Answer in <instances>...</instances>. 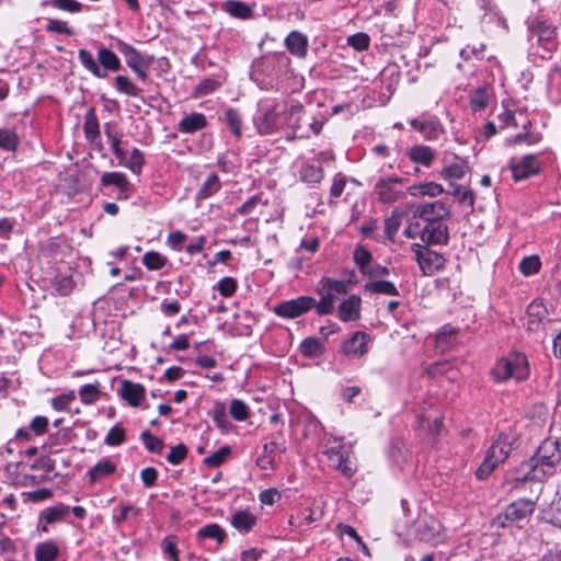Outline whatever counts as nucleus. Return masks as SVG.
I'll return each instance as SVG.
<instances>
[{
    "label": "nucleus",
    "instance_id": "49530a36",
    "mask_svg": "<svg viewBox=\"0 0 561 561\" xmlns=\"http://www.w3.org/2000/svg\"><path fill=\"white\" fill-rule=\"evenodd\" d=\"M19 146V137L14 130L8 128L0 129V149L5 151H15Z\"/></svg>",
    "mask_w": 561,
    "mask_h": 561
},
{
    "label": "nucleus",
    "instance_id": "2eb2a0df",
    "mask_svg": "<svg viewBox=\"0 0 561 561\" xmlns=\"http://www.w3.org/2000/svg\"><path fill=\"white\" fill-rule=\"evenodd\" d=\"M100 183L102 186H115L117 188V199H127L129 197L130 183L124 173L105 172L102 174Z\"/></svg>",
    "mask_w": 561,
    "mask_h": 561
},
{
    "label": "nucleus",
    "instance_id": "c03bdc74",
    "mask_svg": "<svg viewBox=\"0 0 561 561\" xmlns=\"http://www.w3.org/2000/svg\"><path fill=\"white\" fill-rule=\"evenodd\" d=\"M104 134L111 141V149L115 157L119 160V162H124L126 160V152L121 148L123 134H113L107 125L104 128Z\"/></svg>",
    "mask_w": 561,
    "mask_h": 561
},
{
    "label": "nucleus",
    "instance_id": "79ce46f5",
    "mask_svg": "<svg viewBox=\"0 0 561 561\" xmlns=\"http://www.w3.org/2000/svg\"><path fill=\"white\" fill-rule=\"evenodd\" d=\"M69 511L70 508L68 505L59 503L55 506L47 507L43 512V518L47 524H54L61 520L69 513Z\"/></svg>",
    "mask_w": 561,
    "mask_h": 561
},
{
    "label": "nucleus",
    "instance_id": "20e7f679",
    "mask_svg": "<svg viewBox=\"0 0 561 561\" xmlns=\"http://www.w3.org/2000/svg\"><path fill=\"white\" fill-rule=\"evenodd\" d=\"M493 375L499 381H505L510 378L518 381L525 380L529 375L526 357L516 354L499 360L493 368Z\"/></svg>",
    "mask_w": 561,
    "mask_h": 561
},
{
    "label": "nucleus",
    "instance_id": "9d476101",
    "mask_svg": "<svg viewBox=\"0 0 561 561\" xmlns=\"http://www.w3.org/2000/svg\"><path fill=\"white\" fill-rule=\"evenodd\" d=\"M541 163L534 154H526L519 160H512L511 170L514 181L519 182L531 175L538 174Z\"/></svg>",
    "mask_w": 561,
    "mask_h": 561
},
{
    "label": "nucleus",
    "instance_id": "58836bf2",
    "mask_svg": "<svg viewBox=\"0 0 561 561\" xmlns=\"http://www.w3.org/2000/svg\"><path fill=\"white\" fill-rule=\"evenodd\" d=\"M300 352L308 358H314L323 353V346L318 339L307 337L300 344Z\"/></svg>",
    "mask_w": 561,
    "mask_h": 561
},
{
    "label": "nucleus",
    "instance_id": "864d4df0",
    "mask_svg": "<svg viewBox=\"0 0 561 561\" xmlns=\"http://www.w3.org/2000/svg\"><path fill=\"white\" fill-rule=\"evenodd\" d=\"M146 448L151 453L160 454L164 447V443L157 436H153L149 431H144L140 435Z\"/></svg>",
    "mask_w": 561,
    "mask_h": 561
},
{
    "label": "nucleus",
    "instance_id": "5701e85b",
    "mask_svg": "<svg viewBox=\"0 0 561 561\" xmlns=\"http://www.w3.org/2000/svg\"><path fill=\"white\" fill-rule=\"evenodd\" d=\"M83 131L90 142H96L101 139L99 119L93 107H90L85 113Z\"/></svg>",
    "mask_w": 561,
    "mask_h": 561
},
{
    "label": "nucleus",
    "instance_id": "4468645a",
    "mask_svg": "<svg viewBox=\"0 0 561 561\" xmlns=\"http://www.w3.org/2000/svg\"><path fill=\"white\" fill-rule=\"evenodd\" d=\"M410 125L414 130L421 133L425 140L430 141L438 139L439 135L444 131V127L437 117H431L425 121L413 118Z\"/></svg>",
    "mask_w": 561,
    "mask_h": 561
},
{
    "label": "nucleus",
    "instance_id": "5fc2aeb1",
    "mask_svg": "<svg viewBox=\"0 0 561 561\" xmlns=\"http://www.w3.org/2000/svg\"><path fill=\"white\" fill-rule=\"evenodd\" d=\"M45 30L48 33H57L71 36L75 34V31L67 25L65 21L58 19H47V23Z\"/></svg>",
    "mask_w": 561,
    "mask_h": 561
},
{
    "label": "nucleus",
    "instance_id": "c9c22d12",
    "mask_svg": "<svg viewBox=\"0 0 561 561\" xmlns=\"http://www.w3.org/2000/svg\"><path fill=\"white\" fill-rule=\"evenodd\" d=\"M224 121L229 128L230 133L234 137H241L242 135V117L240 113L232 107H229L225 111Z\"/></svg>",
    "mask_w": 561,
    "mask_h": 561
},
{
    "label": "nucleus",
    "instance_id": "338daca9",
    "mask_svg": "<svg viewBox=\"0 0 561 561\" xmlns=\"http://www.w3.org/2000/svg\"><path fill=\"white\" fill-rule=\"evenodd\" d=\"M187 455V447L184 444H179L171 448L170 453L167 455V460L171 465H180Z\"/></svg>",
    "mask_w": 561,
    "mask_h": 561
},
{
    "label": "nucleus",
    "instance_id": "a18cd8bd",
    "mask_svg": "<svg viewBox=\"0 0 561 561\" xmlns=\"http://www.w3.org/2000/svg\"><path fill=\"white\" fill-rule=\"evenodd\" d=\"M458 331L451 327H444L443 330L436 336L437 346L443 351H446L453 346L456 341Z\"/></svg>",
    "mask_w": 561,
    "mask_h": 561
},
{
    "label": "nucleus",
    "instance_id": "dca6fc26",
    "mask_svg": "<svg viewBox=\"0 0 561 561\" xmlns=\"http://www.w3.org/2000/svg\"><path fill=\"white\" fill-rule=\"evenodd\" d=\"M362 299L357 295H351L342 301L337 308V316L343 322L356 321L360 318Z\"/></svg>",
    "mask_w": 561,
    "mask_h": 561
},
{
    "label": "nucleus",
    "instance_id": "bb28decb",
    "mask_svg": "<svg viewBox=\"0 0 561 561\" xmlns=\"http://www.w3.org/2000/svg\"><path fill=\"white\" fill-rule=\"evenodd\" d=\"M528 30L534 34L537 35L539 41H548L553 37L554 35V26H552L550 23H548L545 20L540 19H531L527 22Z\"/></svg>",
    "mask_w": 561,
    "mask_h": 561
},
{
    "label": "nucleus",
    "instance_id": "a19ab883",
    "mask_svg": "<svg viewBox=\"0 0 561 561\" xmlns=\"http://www.w3.org/2000/svg\"><path fill=\"white\" fill-rule=\"evenodd\" d=\"M468 170H469V167L467 165V163L462 160H458V161L447 165L443 170L442 175L448 180H460L466 175Z\"/></svg>",
    "mask_w": 561,
    "mask_h": 561
},
{
    "label": "nucleus",
    "instance_id": "052dcab7",
    "mask_svg": "<svg viewBox=\"0 0 561 561\" xmlns=\"http://www.w3.org/2000/svg\"><path fill=\"white\" fill-rule=\"evenodd\" d=\"M347 44L357 51L367 50L370 44V37L368 34L359 32L351 35L347 38Z\"/></svg>",
    "mask_w": 561,
    "mask_h": 561
},
{
    "label": "nucleus",
    "instance_id": "9b49d317",
    "mask_svg": "<svg viewBox=\"0 0 561 561\" xmlns=\"http://www.w3.org/2000/svg\"><path fill=\"white\" fill-rule=\"evenodd\" d=\"M370 342L369 334L363 331H356L353 335L344 341L341 346V352L351 358H360L368 352V343Z\"/></svg>",
    "mask_w": 561,
    "mask_h": 561
},
{
    "label": "nucleus",
    "instance_id": "37998d69",
    "mask_svg": "<svg viewBox=\"0 0 561 561\" xmlns=\"http://www.w3.org/2000/svg\"><path fill=\"white\" fill-rule=\"evenodd\" d=\"M114 85L119 92L128 96H138L141 92V90L126 76H116L114 79Z\"/></svg>",
    "mask_w": 561,
    "mask_h": 561
},
{
    "label": "nucleus",
    "instance_id": "603ef678",
    "mask_svg": "<svg viewBox=\"0 0 561 561\" xmlns=\"http://www.w3.org/2000/svg\"><path fill=\"white\" fill-rule=\"evenodd\" d=\"M231 449L229 446H222L210 456L204 459V463L211 468H217L227 459L230 455Z\"/></svg>",
    "mask_w": 561,
    "mask_h": 561
},
{
    "label": "nucleus",
    "instance_id": "680f3d73",
    "mask_svg": "<svg viewBox=\"0 0 561 561\" xmlns=\"http://www.w3.org/2000/svg\"><path fill=\"white\" fill-rule=\"evenodd\" d=\"M45 3H47V1L43 2V4ZM48 3L58 10L67 11L70 13H78L82 10L83 7L77 0H49Z\"/></svg>",
    "mask_w": 561,
    "mask_h": 561
},
{
    "label": "nucleus",
    "instance_id": "2f4dec72",
    "mask_svg": "<svg viewBox=\"0 0 561 561\" xmlns=\"http://www.w3.org/2000/svg\"><path fill=\"white\" fill-rule=\"evenodd\" d=\"M404 215H405L404 210H402L400 208H396L391 213V215L385 219V234L388 240H390V241L393 240L394 236L397 234V232L401 226L402 218Z\"/></svg>",
    "mask_w": 561,
    "mask_h": 561
},
{
    "label": "nucleus",
    "instance_id": "cd10ccee",
    "mask_svg": "<svg viewBox=\"0 0 561 561\" xmlns=\"http://www.w3.org/2000/svg\"><path fill=\"white\" fill-rule=\"evenodd\" d=\"M116 470V465L108 458H104L95 463L89 470L90 481L92 483L112 474Z\"/></svg>",
    "mask_w": 561,
    "mask_h": 561
},
{
    "label": "nucleus",
    "instance_id": "412c9836",
    "mask_svg": "<svg viewBox=\"0 0 561 561\" xmlns=\"http://www.w3.org/2000/svg\"><path fill=\"white\" fill-rule=\"evenodd\" d=\"M207 126L206 116L202 113H192L184 116L178 124V130L182 134H194Z\"/></svg>",
    "mask_w": 561,
    "mask_h": 561
},
{
    "label": "nucleus",
    "instance_id": "6e6d98bb",
    "mask_svg": "<svg viewBox=\"0 0 561 561\" xmlns=\"http://www.w3.org/2000/svg\"><path fill=\"white\" fill-rule=\"evenodd\" d=\"M126 439L125 430L121 425H114L105 436L104 443L108 446H119Z\"/></svg>",
    "mask_w": 561,
    "mask_h": 561
},
{
    "label": "nucleus",
    "instance_id": "6e6552de",
    "mask_svg": "<svg viewBox=\"0 0 561 561\" xmlns=\"http://www.w3.org/2000/svg\"><path fill=\"white\" fill-rule=\"evenodd\" d=\"M412 251L420 268L425 275H432L443 265V257L438 253L431 251L426 245L417 243L412 244Z\"/></svg>",
    "mask_w": 561,
    "mask_h": 561
},
{
    "label": "nucleus",
    "instance_id": "7c9ffc66",
    "mask_svg": "<svg viewBox=\"0 0 561 561\" xmlns=\"http://www.w3.org/2000/svg\"><path fill=\"white\" fill-rule=\"evenodd\" d=\"M197 539H214L218 545H221L226 539L225 530L218 524H208L198 529Z\"/></svg>",
    "mask_w": 561,
    "mask_h": 561
},
{
    "label": "nucleus",
    "instance_id": "6ab92c4d",
    "mask_svg": "<svg viewBox=\"0 0 561 561\" xmlns=\"http://www.w3.org/2000/svg\"><path fill=\"white\" fill-rule=\"evenodd\" d=\"M115 48L125 57L126 64L129 68H135L138 65H150L152 57L148 60L136 50L135 47L128 43L117 38L114 44Z\"/></svg>",
    "mask_w": 561,
    "mask_h": 561
},
{
    "label": "nucleus",
    "instance_id": "f704fd0d",
    "mask_svg": "<svg viewBox=\"0 0 561 561\" xmlns=\"http://www.w3.org/2000/svg\"><path fill=\"white\" fill-rule=\"evenodd\" d=\"M101 383L95 381L94 383H87L79 388L80 401L85 404H93L101 397Z\"/></svg>",
    "mask_w": 561,
    "mask_h": 561
},
{
    "label": "nucleus",
    "instance_id": "3c124183",
    "mask_svg": "<svg viewBox=\"0 0 561 561\" xmlns=\"http://www.w3.org/2000/svg\"><path fill=\"white\" fill-rule=\"evenodd\" d=\"M541 266L537 255L526 256L519 263V270L525 276H530L539 272Z\"/></svg>",
    "mask_w": 561,
    "mask_h": 561
},
{
    "label": "nucleus",
    "instance_id": "4c0bfd02",
    "mask_svg": "<svg viewBox=\"0 0 561 561\" xmlns=\"http://www.w3.org/2000/svg\"><path fill=\"white\" fill-rule=\"evenodd\" d=\"M443 192H444L443 186L435 182H427V183H423V184L410 187V193L413 196L421 195V196L436 197V196L440 195Z\"/></svg>",
    "mask_w": 561,
    "mask_h": 561
},
{
    "label": "nucleus",
    "instance_id": "ddd939ff",
    "mask_svg": "<svg viewBox=\"0 0 561 561\" xmlns=\"http://www.w3.org/2000/svg\"><path fill=\"white\" fill-rule=\"evenodd\" d=\"M535 505L536 503L528 499L517 500L506 506L504 517L512 523H519L534 513Z\"/></svg>",
    "mask_w": 561,
    "mask_h": 561
},
{
    "label": "nucleus",
    "instance_id": "de8ad7c7",
    "mask_svg": "<svg viewBox=\"0 0 561 561\" xmlns=\"http://www.w3.org/2000/svg\"><path fill=\"white\" fill-rule=\"evenodd\" d=\"M302 111L304 106L299 102L291 104L287 111L288 127L294 134L300 128Z\"/></svg>",
    "mask_w": 561,
    "mask_h": 561
},
{
    "label": "nucleus",
    "instance_id": "a878e982",
    "mask_svg": "<svg viewBox=\"0 0 561 561\" xmlns=\"http://www.w3.org/2000/svg\"><path fill=\"white\" fill-rule=\"evenodd\" d=\"M409 159L424 167H430L434 160V151L424 145H416L408 150Z\"/></svg>",
    "mask_w": 561,
    "mask_h": 561
},
{
    "label": "nucleus",
    "instance_id": "774afa93",
    "mask_svg": "<svg viewBox=\"0 0 561 561\" xmlns=\"http://www.w3.org/2000/svg\"><path fill=\"white\" fill-rule=\"evenodd\" d=\"M217 289L222 297H231L237 290V282L232 277H224L218 282Z\"/></svg>",
    "mask_w": 561,
    "mask_h": 561
},
{
    "label": "nucleus",
    "instance_id": "e433bc0d",
    "mask_svg": "<svg viewBox=\"0 0 561 561\" xmlns=\"http://www.w3.org/2000/svg\"><path fill=\"white\" fill-rule=\"evenodd\" d=\"M490 93L486 87H479L470 95V107L474 112L483 111L488 107Z\"/></svg>",
    "mask_w": 561,
    "mask_h": 561
},
{
    "label": "nucleus",
    "instance_id": "0e129e2a",
    "mask_svg": "<svg viewBox=\"0 0 561 561\" xmlns=\"http://www.w3.org/2000/svg\"><path fill=\"white\" fill-rule=\"evenodd\" d=\"M145 163L142 152L135 148L125 163V165L135 174H139L141 172L142 165Z\"/></svg>",
    "mask_w": 561,
    "mask_h": 561
},
{
    "label": "nucleus",
    "instance_id": "f03ea898",
    "mask_svg": "<svg viewBox=\"0 0 561 561\" xmlns=\"http://www.w3.org/2000/svg\"><path fill=\"white\" fill-rule=\"evenodd\" d=\"M78 59L85 70L99 79H105L110 72H116L122 68L118 56L104 46L99 47L96 58L85 48H80Z\"/></svg>",
    "mask_w": 561,
    "mask_h": 561
},
{
    "label": "nucleus",
    "instance_id": "c85d7f7f",
    "mask_svg": "<svg viewBox=\"0 0 561 561\" xmlns=\"http://www.w3.org/2000/svg\"><path fill=\"white\" fill-rule=\"evenodd\" d=\"M59 556V548L53 540L41 542L35 548L36 561H55Z\"/></svg>",
    "mask_w": 561,
    "mask_h": 561
},
{
    "label": "nucleus",
    "instance_id": "393cba45",
    "mask_svg": "<svg viewBox=\"0 0 561 561\" xmlns=\"http://www.w3.org/2000/svg\"><path fill=\"white\" fill-rule=\"evenodd\" d=\"M222 9L236 19L249 20L252 19L254 15L252 8L242 1H225L222 4Z\"/></svg>",
    "mask_w": 561,
    "mask_h": 561
},
{
    "label": "nucleus",
    "instance_id": "e2e57ef3",
    "mask_svg": "<svg viewBox=\"0 0 561 561\" xmlns=\"http://www.w3.org/2000/svg\"><path fill=\"white\" fill-rule=\"evenodd\" d=\"M76 399V393L70 390L67 393H62L51 399V408L55 411H67L69 404Z\"/></svg>",
    "mask_w": 561,
    "mask_h": 561
},
{
    "label": "nucleus",
    "instance_id": "69168bd1",
    "mask_svg": "<svg viewBox=\"0 0 561 561\" xmlns=\"http://www.w3.org/2000/svg\"><path fill=\"white\" fill-rule=\"evenodd\" d=\"M220 82L210 78L202 80L194 89L195 96H204L216 91Z\"/></svg>",
    "mask_w": 561,
    "mask_h": 561
},
{
    "label": "nucleus",
    "instance_id": "c756f323",
    "mask_svg": "<svg viewBox=\"0 0 561 561\" xmlns=\"http://www.w3.org/2000/svg\"><path fill=\"white\" fill-rule=\"evenodd\" d=\"M221 187L219 176L216 173H210L199 187L196 198L206 199L217 193Z\"/></svg>",
    "mask_w": 561,
    "mask_h": 561
},
{
    "label": "nucleus",
    "instance_id": "7ed1b4c3",
    "mask_svg": "<svg viewBox=\"0 0 561 561\" xmlns=\"http://www.w3.org/2000/svg\"><path fill=\"white\" fill-rule=\"evenodd\" d=\"M283 113L284 111L276 102L260 104L253 116V124L257 134L267 136L276 133L280 127V115Z\"/></svg>",
    "mask_w": 561,
    "mask_h": 561
},
{
    "label": "nucleus",
    "instance_id": "423d86ee",
    "mask_svg": "<svg viewBox=\"0 0 561 561\" xmlns=\"http://www.w3.org/2000/svg\"><path fill=\"white\" fill-rule=\"evenodd\" d=\"M350 448L341 444L330 447L324 451L330 465L341 471V473L346 478L353 477L356 471V467L350 460Z\"/></svg>",
    "mask_w": 561,
    "mask_h": 561
},
{
    "label": "nucleus",
    "instance_id": "473e14b6",
    "mask_svg": "<svg viewBox=\"0 0 561 561\" xmlns=\"http://www.w3.org/2000/svg\"><path fill=\"white\" fill-rule=\"evenodd\" d=\"M323 176L324 172L321 165L305 163L299 171L300 180L309 184L321 182Z\"/></svg>",
    "mask_w": 561,
    "mask_h": 561
},
{
    "label": "nucleus",
    "instance_id": "f3484780",
    "mask_svg": "<svg viewBox=\"0 0 561 561\" xmlns=\"http://www.w3.org/2000/svg\"><path fill=\"white\" fill-rule=\"evenodd\" d=\"M121 396L131 407H139L145 399L146 390L142 385L124 379L121 382Z\"/></svg>",
    "mask_w": 561,
    "mask_h": 561
},
{
    "label": "nucleus",
    "instance_id": "72a5a7b5",
    "mask_svg": "<svg viewBox=\"0 0 561 561\" xmlns=\"http://www.w3.org/2000/svg\"><path fill=\"white\" fill-rule=\"evenodd\" d=\"M364 289L374 294H383L388 296H399V290L393 283L389 280H371L364 285Z\"/></svg>",
    "mask_w": 561,
    "mask_h": 561
},
{
    "label": "nucleus",
    "instance_id": "09e8293b",
    "mask_svg": "<svg viewBox=\"0 0 561 561\" xmlns=\"http://www.w3.org/2000/svg\"><path fill=\"white\" fill-rule=\"evenodd\" d=\"M165 257L159 252L148 251L142 256L144 265L150 271H159L165 265Z\"/></svg>",
    "mask_w": 561,
    "mask_h": 561
},
{
    "label": "nucleus",
    "instance_id": "1a4fd4ad",
    "mask_svg": "<svg viewBox=\"0 0 561 561\" xmlns=\"http://www.w3.org/2000/svg\"><path fill=\"white\" fill-rule=\"evenodd\" d=\"M403 182L401 178H381L375 185V193L381 203L391 204L404 196L399 185Z\"/></svg>",
    "mask_w": 561,
    "mask_h": 561
},
{
    "label": "nucleus",
    "instance_id": "8fccbe9b",
    "mask_svg": "<svg viewBox=\"0 0 561 561\" xmlns=\"http://www.w3.org/2000/svg\"><path fill=\"white\" fill-rule=\"evenodd\" d=\"M527 313L530 318L529 328L533 325L538 327L540 322L546 318L547 309L542 304L534 301L528 306Z\"/></svg>",
    "mask_w": 561,
    "mask_h": 561
},
{
    "label": "nucleus",
    "instance_id": "a211bd4d",
    "mask_svg": "<svg viewBox=\"0 0 561 561\" xmlns=\"http://www.w3.org/2000/svg\"><path fill=\"white\" fill-rule=\"evenodd\" d=\"M511 450L512 442L507 435L501 434L499 438L490 446L485 457L499 465L508 457Z\"/></svg>",
    "mask_w": 561,
    "mask_h": 561
},
{
    "label": "nucleus",
    "instance_id": "4be33fe9",
    "mask_svg": "<svg viewBox=\"0 0 561 561\" xmlns=\"http://www.w3.org/2000/svg\"><path fill=\"white\" fill-rule=\"evenodd\" d=\"M440 528V524L435 519L420 522L415 528V538L420 541L431 542L437 538Z\"/></svg>",
    "mask_w": 561,
    "mask_h": 561
},
{
    "label": "nucleus",
    "instance_id": "bf43d9fd",
    "mask_svg": "<svg viewBox=\"0 0 561 561\" xmlns=\"http://www.w3.org/2000/svg\"><path fill=\"white\" fill-rule=\"evenodd\" d=\"M320 286H323L328 290H330L335 296L345 295L347 293L346 284L343 280L332 279L329 277H323L319 282Z\"/></svg>",
    "mask_w": 561,
    "mask_h": 561
},
{
    "label": "nucleus",
    "instance_id": "0eeeda50",
    "mask_svg": "<svg viewBox=\"0 0 561 561\" xmlns=\"http://www.w3.org/2000/svg\"><path fill=\"white\" fill-rule=\"evenodd\" d=\"M414 215L425 224H444L443 221L451 216V211L446 203L436 201L417 205Z\"/></svg>",
    "mask_w": 561,
    "mask_h": 561
},
{
    "label": "nucleus",
    "instance_id": "b1692460",
    "mask_svg": "<svg viewBox=\"0 0 561 561\" xmlns=\"http://www.w3.org/2000/svg\"><path fill=\"white\" fill-rule=\"evenodd\" d=\"M231 525L240 533H249L256 524L257 519L249 511H237L231 516Z\"/></svg>",
    "mask_w": 561,
    "mask_h": 561
},
{
    "label": "nucleus",
    "instance_id": "f8f14e48",
    "mask_svg": "<svg viewBox=\"0 0 561 561\" xmlns=\"http://www.w3.org/2000/svg\"><path fill=\"white\" fill-rule=\"evenodd\" d=\"M419 234L426 245H445L449 239L446 224H425Z\"/></svg>",
    "mask_w": 561,
    "mask_h": 561
},
{
    "label": "nucleus",
    "instance_id": "ea45409f",
    "mask_svg": "<svg viewBox=\"0 0 561 561\" xmlns=\"http://www.w3.org/2000/svg\"><path fill=\"white\" fill-rule=\"evenodd\" d=\"M51 287L60 296H67L72 291L75 282L71 276L59 274L51 279Z\"/></svg>",
    "mask_w": 561,
    "mask_h": 561
},
{
    "label": "nucleus",
    "instance_id": "aec40b11",
    "mask_svg": "<svg viewBox=\"0 0 561 561\" xmlns=\"http://www.w3.org/2000/svg\"><path fill=\"white\" fill-rule=\"evenodd\" d=\"M308 43L307 35L298 31H291L285 38L286 48L291 55H295L298 58L306 57Z\"/></svg>",
    "mask_w": 561,
    "mask_h": 561
},
{
    "label": "nucleus",
    "instance_id": "39448f33",
    "mask_svg": "<svg viewBox=\"0 0 561 561\" xmlns=\"http://www.w3.org/2000/svg\"><path fill=\"white\" fill-rule=\"evenodd\" d=\"M316 299L310 296H300L295 299L282 301L274 306L273 311L276 316L284 319H296L313 309Z\"/></svg>",
    "mask_w": 561,
    "mask_h": 561
},
{
    "label": "nucleus",
    "instance_id": "13d9d810",
    "mask_svg": "<svg viewBox=\"0 0 561 561\" xmlns=\"http://www.w3.org/2000/svg\"><path fill=\"white\" fill-rule=\"evenodd\" d=\"M231 416L236 421H245L249 417V408L240 399H233L229 408Z\"/></svg>",
    "mask_w": 561,
    "mask_h": 561
},
{
    "label": "nucleus",
    "instance_id": "4d7b16f0",
    "mask_svg": "<svg viewBox=\"0 0 561 561\" xmlns=\"http://www.w3.org/2000/svg\"><path fill=\"white\" fill-rule=\"evenodd\" d=\"M353 255L355 263L359 267V271L364 274V272H366V270L370 266V261L373 257L371 253L363 247H357L354 250Z\"/></svg>",
    "mask_w": 561,
    "mask_h": 561
},
{
    "label": "nucleus",
    "instance_id": "f257e3e1",
    "mask_svg": "<svg viewBox=\"0 0 561 561\" xmlns=\"http://www.w3.org/2000/svg\"><path fill=\"white\" fill-rule=\"evenodd\" d=\"M561 461V440L554 438L545 439L537 448L535 455L523 466L527 472L513 480L514 486L533 480H542L551 476Z\"/></svg>",
    "mask_w": 561,
    "mask_h": 561
}]
</instances>
